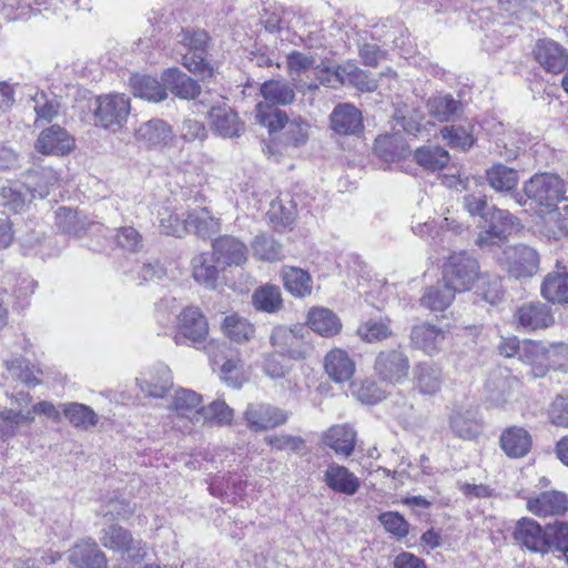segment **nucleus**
<instances>
[{
	"instance_id": "38",
	"label": "nucleus",
	"mask_w": 568,
	"mask_h": 568,
	"mask_svg": "<svg viewBox=\"0 0 568 568\" xmlns=\"http://www.w3.org/2000/svg\"><path fill=\"white\" fill-rule=\"evenodd\" d=\"M234 409L224 400L216 399L203 406L201 414L196 415V427L207 424L210 426H226L233 422Z\"/></svg>"
},
{
	"instance_id": "55",
	"label": "nucleus",
	"mask_w": 568,
	"mask_h": 568,
	"mask_svg": "<svg viewBox=\"0 0 568 568\" xmlns=\"http://www.w3.org/2000/svg\"><path fill=\"white\" fill-rule=\"evenodd\" d=\"M442 136L444 140H447L448 144L452 148H458L462 150L469 149L474 142L475 138L473 135V128L470 125H453L446 126L442 129Z\"/></svg>"
},
{
	"instance_id": "33",
	"label": "nucleus",
	"mask_w": 568,
	"mask_h": 568,
	"mask_svg": "<svg viewBox=\"0 0 568 568\" xmlns=\"http://www.w3.org/2000/svg\"><path fill=\"white\" fill-rule=\"evenodd\" d=\"M415 387L424 395H434L442 388V368L433 363L423 362L414 368Z\"/></svg>"
},
{
	"instance_id": "41",
	"label": "nucleus",
	"mask_w": 568,
	"mask_h": 568,
	"mask_svg": "<svg viewBox=\"0 0 568 568\" xmlns=\"http://www.w3.org/2000/svg\"><path fill=\"white\" fill-rule=\"evenodd\" d=\"M486 180L496 192L509 193L516 189L519 175L515 169L497 163L486 171Z\"/></svg>"
},
{
	"instance_id": "49",
	"label": "nucleus",
	"mask_w": 568,
	"mask_h": 568,
	"mask_svg": "<svg viewBox=\"0 0 568 568\" xmlns=\"http://www.w3.org/2000/svg\"><path fill=\"white\" fill-rule=\"evenodd\" d=\"M222 329L230 339L236 343L250 341L255 333L253 324L235 313L224 317Z\"/></svg>"
},
{
	"instance_id": "34",
	"label": "nucleus",
	"mask_w": 568,
	"mask_h": 568,
	"mask_svg": "<svg viewBox=\"0 0 568 568\" xmlns=\"http://www.w3.org/2000/svg\"><path fill=\"white\" fill-rule=\"evenodd\" d=\"M323 440L337 455L347 457L354 450L356 433L347 425H334L324 434Z\"/></svg>"
},
{
	"instance_id": "10",
	"label": "nucleus",
	"mask_w": 568,
	"mask_h": 568,
	"mask_svg": "<svg viewBox=\"0 0 568 568\" xmlns=\"http://www.w3.org/2000/svg\"><path fill=\"white\" fill-rule=\"evenodd\" d=\"M130 110V99L125 94H109L98 99L94 115L101 126L115 132L126 123Z\"/></svg>"
},
{
	"instance_id": "25",
	"label": "nucleus",
	"mask_w": 568,
	"mask_h": 568,
	"mask_svg": "<svg viewBox=\"0 0 568 568\" xmlns=\"http://www.w3.org/2000/svg\"><path fill=\"white\" fill-rule=\"evenodd\" d=\"M180 334L193 344L202 343L209 334V324L199 307H186L180 316Z\"/></svg>"
},
{
	"instance_id": "12",
	"label": "nucleus",
	"mask_w": 568,
	"mask_h": 568,
	"mask_svg": "<svg viewBox=\"0 0 568 568\" xmlns=\"http://www.w3.org/2000/svg\"><path fill=\"white\" fill-rule=\"evenodd\" d=\"M408 357L400 349H385L377 354L374 371L383 382L402 384L409 372Z\"/></svg>"
},
{
	"instance_id": "57",
	"label": "nucleus",
	"mask_w": 568,
	"mask_h": 568,
	"mask_svg": "<svg viewBox=\"0 0 568 568\" xmlns=\"http://www.w3.org/2000/svg\"><path fill=\"white\" fill-rule=\"evenodd\" d=\"M359 337L368 343L379 342L388 338L392 335L388 320H369L357 328Z\"/></svg>"
},
{
	"instance_id": "4",
	"label": "nucleus",
	"mask_w": 568,
	"mask_h": 568,
	"mask_svg": "<svg viewBox=\"0 0 568 568\" xmlns=\"http://www.w3.org/2000/svg\"><path fill=\"white\" fill-rule=\"evenodd\" d=\"M478 261L465 251L450 254L443 264L442 278L457 294L469 292L479 280Z\"/></svg>"
},
{
	"instance_id": "13",
	"label": "nucleus",
	"mask_w": 568,
	"mask_h": 568,
	"mask_svg": "<svg viewBox=\"0 0 568 568\" xmlns=\"http://www.w3.org/2000/svg\"><path fill=\"white\" fill-rule=\"evenodd\" d=\"M176 71L173 69L163 73V81L161 84L155 78L145 74H134L130 79L133 94L149 102H161L168 98V90L174 93L176 85L170 82V78L175 77Z\"/></svg>"
},
{
	"instance_id": "50",
	"label": "nucleus",
	"mask_w": 568,
	"mask_h": 568,
	"mask_svg": "<svg viewBox=\"0 0 568 568\" xmlns=\"http://www.w3.org/2000/svg\"><path fill=\"white\" fill-rule=\"evenodd\" d=\"M184 227L189 232H194L205 237L217 232L219 221L206 209H200L187 215L184 221Z\"/></svg>"
},
{
	"instance_id": "62",
	"label": "nucleus",
	"mask_w": 568,
	"mask_h": 568,
	"mask_svg": "<svg viewBox=\"0 0 568 568\" xmlns=\"http://www.w3.org/2000/svg\"><path fill=\"white\" fill-rule=\"evenodd\" d=\"M503 286L501 280L498 276H484L483 281L478 287V295L481 296L483 300L494 305L501 301L503 298Z\"/></svg>"
},
{
	"instance_id": "23",
	"label": "nucleus",
	"mask_w": 568,
	"mask_h": 568,
	"mask_svg": "<svg viewBox=\"0 0 568 568\" xmlns=\"http://www.w3.org/2000/svg\"><path fill=\"white\" fill-rule=\"evenodd\" d=\"M212 247L216 263L223 266H240L247 261L246 246L235 237H220L213 242Z\"/></svg>"
},
{
	"instance_id": "53",
	"label": "nucleus",
	"mask_w": 568,
	"mask_h": 568,
	"mask_svg": "<svg viewBox=\"0 0 568 568\" xmlns=\"http://www.w3.org/2000/svg\"><path fill=\"white\" fill-rule=\"evenodd\" d=\"M31 102L33 103L32 108L37 114L36 122H50L59 114L60 102L54 95L50 97L44 92H37L32 97Z\"/></svg>"
},
{
	"instance_id": "40",
	"label": "nucleus",
	"mask_w": 568,
	"mask_h": 568,
	"mask_svg": "<svg viewBox=\"0 0 568 568\" xmlns=\"http://www.w3.org/2000/svg\"><path fill=\"white\" fill-rule=\"evenodd\" d=\"M374 151L385 161H395L409 154L404 138L398 133L378 136L374 143Z\"/></svg>"
},
{
	"instance_id": "11",
	"label": "nucleus",
	"mask_w": 568,
	"mask_h": 568,
	"mask_svg": "<svg viewBox=\"0 0 568 568\" xmlns=\"http://www.w3.org/2000/svg\"><path fill=\"white\" fill-rule=\"evenodd\" d=\"M499 263L514 278L529 277L538 271L539 255L527 245L509 246L503 251Z\"/></svg>"
},
{
	"instance_id": "6",
	"label": "nucleus",
	"mask_w": 568,
	"mask_h": 568,
	"mask_svg": "<svg viewBox=\"0 0 568 568\" xmlns=\"http://www.w3.org/2000/svg\"><path fill=\"white\" fill-rule=\"evenodd\" d=\"M483 220V231L476 237V245L489 248L504 242L518 225V220L506 210L491 207Z\"/></svg>"
},
{
	"instance_id": "19",
	"label": "nucleus",
	"mask_w": 568,
	"mask_h": 568,
	"mask_svg": "<svg viewBox=\"0 0 568 568\" xmlns=\"http://www.w3.org/2000/svg\"><path fill=\"white\" fill-rule=\"evenodd\" d=\"M532 53L535 60L547 72L560 73L568 65V54L566 50L552 40H538Z\"/></svg>"
},
{
	"instance_id": "27",
	"label": "nucleus",
	"mask_w": 568,
	"mask_h": 568,
	"mask_svg": "<svg viewBox=\"0 0 568 568\" xmlns=\"http://www.w3.org/2000/svg\"><path fill=\"white\" fill-rule=\"evenodd\" d=\"M324 369L332 381L343 383L354 375L355 363L345 351L334 348L324 358Z\"/></svg>"
},
{
	"instance_id": "29",
	"label": "nucleus",
	"mask_w": 568,
	"mask_h": 568,
	"mask_svg": "<svg viewBox=\"0 0 568 568\" xmlns=\"http://www.w3.org/2000/svg\"><path fill=\"white\" fill-rule=\"evenodd\" d=\"M209 118L212 128L223 138L239 136L243 130L237 114L226 104L213 106Z\"/></svg>"
},
{
	"instance_id": "15",
	"label": "nucleus",
	"mask_w": 568,
	"mask_h": 568,
	"mask_svg": "<svg viewBox=\"0 0 568 568\" xmlns=\"http://www.w3.org/2000/svg\"><path fill=\"white\" fill-rule=\"evenodd\" d=\"M448 331L435 324L424 322L415 325L410 332V342L414 348L434 356L445 347Z\"/></svg>"
},
{
	"instance_id": "30",
	"label": "nucleus",
	"mask_w": 568,
	"mask_h": 568,
	"mask_svg": "<svg viewBox=\"0 0 568 568\" xmlns=\"http://www.w3.org/2000/svg\"><path fill=\"white\" fill-rule=\"evenodd\" d=\"M520 361L530 366L534 377H544L549 371L548 346L541 342L525 341L520 348Z\"/></svg>"
},
{
	"instance_id": "18",
	"label": "nucleus",
	"mask_w": 568,
	"mask_h": 568,
	"mask_svg": "<svg viewBox=\"0 0 568 568\" xmlns=\"http://www.w3.org/2000/svg\"><path fill=\"white\" fill-rule=\"evenodd\" d=\"M514 539L530 551L546 554L547 538L544 529L535 519L524 517L516 523Z\"/></svg>"
},
{
	"instance_id": "14",
	"label": "nucleus",
	"mask_w": 568,
	"mask_h": 568,
	"mask_svg": "<svg viewBox=\"0 0 568 568\" xmlns=\"http://www.w3.org/2000/svg\"><path fill=\"white\" fill-rule=\"evenodd\" d=\"M244 420L252 432H263L283 425L287 414L270 404L252 403L244 412Z\"/></svg>"
},
{
	"instance_id": "32",
	"label": "nucleus",
	"mask_w": 568,
	"mask_h": 568,
	"mask_svg": "<svg viewBox=\"0 0 568 568\" xmlns=\"http://www.w3.org/2000/svg\"><path fill=\"white\" fill-rule=\"evenodd\" d=\"M500 447L511 458H519L528 454L531 447L529 433L521 427L513 426L505 429L499 438Z\"/></svg>"
},
{
	"instance_id": "22",
	"label": "nucleus",
	"mask_w": 568,
	"mask_h": 568,
	"mask_svg": "<svg viewBox=\"0 0 568 568\" xmlns=\"http://www.w3.org/2000/svg\"><path fill=\"white\" fill-rule=\"evenodd\" d=\"M516 318L518 324L528 332L546 328L554 323L550 308L540 302H531L521 305L517 310Z\"/></svg>"
},
{
	"instance_id": "24",
	"label": "nucleus",
	"mask_w": 568,
	"mask_h": 568,
	"mask_svg": "<svg viewBox=\"0 0 568 568\" xmlns=\"http://www.w3.org/2000/svg\"><path fill=\"white\" fill-rule=\"evenodd\" d=\"M565 494L549 490L527 500V509L538 517L559 516L567 510Z\"/></svg>"
},
{
	"instance_id": "37",
	"label": "nucleus",
	"mask_w": 568,
	"mask_h": 568,
	"mask_svg": "<svg viewBox=\"0 0 568 568\" xmlns=\"http://www.w3.org/2000/svg\"><path fill=\"white\" fill-rule=\"evenodd\" d=\"M216 256L209 253H201L192 258V273L194 280L214 290L217 285L219 271L216 267Z\"/></svg>"
},
{
	"instance_id": "21",
	"label": "nucleus",
	"mask_w": 568,
	"mask_h": 568,
	"mask_svg": "<svg viewBox=\"0 0 568 568\" xmlns=\"http://www.w3.org/2000/svg\"><path fill=\"white\" fill-rule=\"evenodd\" d=\"M323 480L333 491L347 496L355 495L361 487V480L354 473L335 463L327 466Z\"/></svg>"
},
{
	"instance_id": "42",
	"label": "nucleus",
	"mask_w": 568,
	"mask_h": 568,
	"mask_svg": "<svg viewBox=\"0 0 568 568\" xmlns=\"http://www.w3.org/2000/svg\"><path fill=\"white\" fill-rule=\"evenodd\" d=\"M202 397L194 390L180 388V427L192 430L196 427V415L202 410Z\"/></svg>"
},
{
	"instance_id": "48",
	"label": "nucleus",
	"mask_w": 568,
	"mask_h": 568,
	"mask_svg": "<svg viewBox=\"0 0 568 568\" xmlns=\"http://www.w3.org/2000/svg\"><path fill=\"white\" fill-rule=\"evenodd\" d=\"M260 91L265 101L272 103V108L291 104L295 99L294 89L287 82L280 80L265 81Z\"/></svg>"
},
{
	"instance_id": "20",
	"label": "nucleus",
	"mask_w": 568,
	"mask_h": 568,
	"mask_svg": "<svg viewBox=\"0 0 568 568\" xmlns=\"http://www.w3.org/2000/svg\"><path fill=\"white\" fill-rule=\"evenodd\" d=\"M36 150L42 154L63 155L74 146V140L59 125L43 130L36 141Z\"/></svg>"
},
{
	"instance_id": "44",
	"label": "nucleus",
	"mask_w": 568,
	"mask_h": 568,
	"mask_svg": "<svg viewBox=\"0 0 568 568\" xmlns=\"http://www.w3.org/2000/svg\"><path fill=\"white\" fill-rule=\"evenodd\" d=\"M60 408L70 424L81 430L94 427L99 422L98 414L89 406L80 403H62Z\"/></svg>"
},
{
	"instance_id": "39",
	"label": "nucleus",
	"mask_w": 568,
	"mask_h": 568,
	"mask_svg": "<svg viewBox=\"0 0 568 568\" xmlns=\"http://www.w3.org/2000/svg\"><path fill=\"white\" fill-rule=\"evenodd\" d=\"M252 305L258 312L276 313L283 307L281 288L274 284H264L254 290Z\"/></svg>"
},
{
	"instance_id": "56",
	"label": "nucleus",
	"mask_w": 568,
	"mask_h": 568,
	"mask_svg": "<svg viewBox=\"0 0 568 568\" xmlns=\"http://www.w3.org/2000/svg\"><path fill=\"white\" fill-rule=\"evenodd\" d=\"M252 247L254 256L262 261L274 262L283 257L282 245L266 235L256 236Z\"/></svg>"
},
{
	"instance_id": "2",
	"label": "nucleus",
	"mask_w": 568,
	"mask_h": 568,
	"mask_svg": "<svg viewBox=\"0 0 568 568\" xmlns=\"http://www.w3.org/2000/svg\"><path fill=\"white\" fill-rule=\"evenodd\" d=\"M255 118L271 133L283 130L282 141L286 145L298 148L310 138V124L300 116L288 120L284 111L268 106L266 103H257Z\"/></svg>"
},
{
	"instance_id": "16",
	"label": "nucleus",
	"mask_w": 568,
	"mask_h": 568,
	"mask_svg": "<svg viewBox=\"0 0 568 568\" xmlns=\"http://www.w3.org/2000/svg\"><path fill=\"white\" fill-rule=\"evenodd\" d=\"M140 390L151 398H163L173 387V374L164 364H158L136 378Z\"/></svg>"
},
{
	"instance_id": "36",
	"label": "nucleus",
	"mask_w": 568,
	"mask_h": 568,
	"mask_svg": "<svg viewBox=\"0 0 568 568\" xmlns=\"http://www.w3.org/2000/svg\"><path fill=\"white\" fill-rule=\"evenodd\" d=\"M281 278L284 287L295 297H305L312 293L311 275L294 266H283L281 270Z\"/></svg>"
},
{
	"instance_id": "47",
	"label": "nucleus",
	"mask_w": 568,
	"mask_h": 568,
	"mask_svg": "<svg viewBox=\"0 0 568 568\" xmlns=\"http://www.w3.org/2000/svg\"><path fill=\"white\" fill-rule=\"evenodd\" d=\"M541 294L552 303H567L568 274L560 272L549 273L542 282Z\"/></svg>"
},
{
	"instance_id": "1",
	"label": "nucleus",
	"mask_w": 568,
	"mask_h": 568,
	"mask_svg": "<svg viewBox=\"0 0 568 568\" xmlns=\"http://www.w3.org/2000/svg\"><path fill=\"white\" fill-rule=\"evenodd\" d=\"M57 183L53 172L39 176L38 173H29L27 183L20 181H6L0 186V205L12 212H20L32 199H44L50 186Z\"/></svg>"
},
{
	"instance_id": "45",
	"label": "nucleus",
	"mask_w": 568,
	"mask_h": 568,
	"mask_svg": "<svg viewBox=\"0 0 568 568\" xmlns=\"http://www.w3.org/2000/svg\"><path fill=\"white\" fill-rule=\"evenodd\" d=\"M171 128L160 119L142 123L135 131V138L149 146L165 143L171 138Z\"/></svg>"
},
{
	"instance_id": "54",
	"label": "nucleus",
	"mask_w": 568,
	"mask_h": 568,
	"mask_svg": "<svg viewBox=\"0 0 568 568\" xmlns=\"http://www.w3.org/2000/svg\"><path fill=\"white\" fill-rule=\"evenodd\" d=\"M9 378L13 381H20L27 386H36L40 383L38 374H41L40 369L30 367L29 363L23 358H14L6 363Z\"/></svg>"
},
{
	"instance_id": "46",
	"label": "nucleus",
	"mask_w": 568,
	"mask_h": 568,
	"mask_svg": "<svg viewBox=\"0 0 568 568\" xmlns=\"http://www.w3.org/2000/svg\"><path fill=\"white\" fill-rule=\"evenodd\" d=\"M462 104L449 94H437L427 101L430 116L439 122H448L460 112Z\"/></svg>"
},
{
	"instance_id": "8",
	"label": "nucleus",
	"mask_w": 568,
	"mask_h": 568,
	"mask_svg": "<svg viewBox=\"0 0 568 568\" xmlns=\"http://www.w3.org/2000/svg\"><path fill=\"white\" fill-rule=\"evenodd\" d=\"M100 541L105 548L125 554L133 561H141L146 555V545L116 524H109L101 529Z\"/></svg>"
},
{
	"instance_id": "61",
	"label": "nucleus",
	"mask_w": 568,
	"mask_h": 568,
	"mask_svg": "<svg viewBox=\"0 0 568 568\" xmlns=\"http://www.w3.org/2000/svg\"><path fill=\"white\" fill-rule=\"evenodd\" d=\"M450 428L460 438L471 439L478 433L477 422L468 414L455 412L449 419Z\"/></svg>"
},
{
	"instance_id": "58",
	"label": "nucleus",
	"mask_w": 568,
	"mask_h": 568,
	"mask_svg": "<svg viewBox=\"0 0 568 568\" xmlns=\"http://www.w3.org/2000/svg\"><path fill=\"white\" fill-rule=\"evenodd\" d=\"M547 552L549 550L564 554L568 549V524L555 521L546 526Z\"/></svg>"
},
{
	"instance_id": "51",
	"label": "nucleus",
	"mask_w": 568,
	"mask_h": 568,
	"mask_svg": "<svg viewBox=\"0 0 568 568\" xmlns=\"http://www.w3.org/2000/svg\"><path fill=\"white\" fill-rule=\"evenodd\" d=\"M267 215L275 227L288 226L295 219L296 205L290 199H275L270 204Z\"/></svg>"
},
{
	"instance_id": "60",
	"label": "nucleus",
	"mask_w": 568,
	"mask_h": 568,
	"mask_svg": "<svg viewBox=\"0 0 568 568\" xmlns=\"http://www.w3.org/2000/svg\"><path fill=\"white\" fill-rule=\"evenodd\" d=\"M134 511V507L125 498H110L100 510L105 520L128 519Z\"/></svg>"
},
{
	"instance_id": "31",
	"label": "nucleus",
	"mask_w": 568,
	"mask_h": 568,
	"mask_svg": "<svg viewBox=\"0 0 568 568\" xmlns=\"http://www.w3.org/2000/svg\"><path fill=\"white\" fill-rule=\"evenodd\" d=\"M518 384V379L508 372H495L486 383L490 402L498 406L506 404L511 398Z\"/></svg>"
},
{
	"instance_id": "26",
	"label": "nucleus",
	"mask_w": 568,
	"mask_h": 568,
	"mask_svg": "<svg viewBox=\"0 0 568 568\" xmlns=\"http://www.w3.org/2000/svg\"><path fill=\"white\" fill-rule=\"evenodd\" d=\"M331 128L339 134H355L363 128L362 113L348 103L338 104L331 114Z\"/></svg>"
},
{
	"instance_id": "63",
	"label": "nucleus",
	"mask_w": 568,
	"mask_h": 568,
	"mask_svg": "<svg viewBox=\"0 0 568 568\" xmlns=\"http://www.w3.org/2000/svg\"><path fill=\"white\" fill-rule=\"evenodd\" d=\"M378 520L384 528L398 538H404L408 535L409 524L405 518L395 511H386L379 515Z\"/></svg>"
},
{
	"instance_id": "43",
	"label": "nucleus",
	"mask_w": 568,
	"mask_h": 568,
	"mask_svg": "<svg viewBox=\"0 0 568 568\" xmlns=\"http://www.w3.org/2000/svg\"><path fill=\"white\" fill-rule=\"evenodd\" d=\"M456 292L443 282L429 286L425 290L420 303L434 312H442L452 305L456 297Z\"/></svg>"
},
{
	"instance_id": "7",
	"label": "nucleus",
	"mask_w": 568,
	"mask_h": 568,
	"mask_svg": "<svg viewBox=\"0 0 568 568\" xmlns=\"http://www.w3.org/2000/svg\"><path fill=\"white\" fill-rule=\"evenodd\" d=\"M326 79H321L322 83L334 85L335 82H348L355 85L358 90L367 92H372L376 90L379 85L384 84L390 88V82L395 81L397 75L394 70L387 68L384 72L379 74V80H376L372 78L366 71L361 70L359 68L353 64L338 67L335 71L326 70Z\"/></svg>"
},
{
	"instance_id": "28",
	"label": "nucleus",
	"mask_w": 568,
	"mask_h": 568,
	"mask_svg": "<svg viewBox=\"0 0 568 568\" xmlns=\"http://www.w3.org/2000/svg\"><path fill=\"white\" fill-rule=\"evenodd\" d=\"M70 562L78 568H106L104 552L94 541H81L70 552Z\"/></svg>"
},
{
	"instance_id": "64",
	"label": "nucleus",
	"mask_w": 568,
	"mask_h": 568,
	"mask_svg": "<svg viewBox=\"0 0 568 568\" xmlns=\"http://www.w3.org/2000/svg\"><path fill=\"white\" fill-rule=\"evenodd\" d=\"M548 415L552 424L568 427V393L556 396L549 407Z\"/></svg>"
},
{
	"instance_id": "9",
	"label": "nucleus",
	"mask_w": 568,
	"mask_h": 568,
	"mask_svg": "<svg viewBox=\"0 0 568 568\" xmlns=\"http://www.w3.org/2000/svg\"><path fill=\"white\" fill-rule=\"evenodd\" d=\"M209 36L204 30H183L180 44L186 50L183 55V65L192 73L211 77L212 70L205 61V48Z\"/></svg>"
},
{
	"instance_id": "3",
	"label": "nucleus",
	"mask_w": 568,
	"mask_h": 568,
	"mask_svg": "<svg viewBox=\"0 0 568 568\" xmlns=\"http://www.w3.org/2000/svg\"><path fill=\"white\" fill-rule=\"evenodd\" d=\"M31 397L28 393L19 392L10 398V406L0 412V419L8 428L13 430L16 427L30 424L34 420V414H40L55 423L61 422L60 407H55L50 402H40L30 407Z\"/></svg>"
},
{
	"instance_id": "35",
	"label": "nucleus",
	"mask_w": 568,
	"mask_h": 568,
	"mask_svg": "<svg viewBox=\"0 0 568 568\" xmlns=\"http://www.w3.org/2000/svg\"><path fill=\"white\" fill-rule=\"evenodd\" d=\"M307 323L312 331L326 337L336 335L342 328L337 315L325 307H313L308 312Z\"/></svg>"
},
{
	"instance_id": "17",
	"label": "nucleus",
	"mask_w": 568,
	"mask_h": 568,
	"mask_svg": "<svg viewBox=\"0 0 568 568\" xmlns=\"http://www.w3.org/2000/svg\"><path fill=\"white\" fill-rule=\"evenodd\" d=\"M300 328L276 326L271 334V344L280 356L292 359H303L307 355V346Z\"/></svg>"
},
{
	"instance_id": "5",
	"label": "nucleus",
	"mask_w": 568,
	"mask_h": 568,
	"mask_svg": "<svg viewBox=\"0 0 568 568\" xmlns=\"http://www.w3.org/2000/svg\"><path fill=\"white\" fill-rule=\"evenodd\" d=\"M526 196L532 200L539 206H545L550 211L564 199L566 185L564 180L552 173H537L524 183Z\"/></svg>"
},
{
	"instance_id": "52",
	"label": "nucleus",
	"mask_w": 568,
	"mask_h": 568,
	"mask_svg": "<svg viewBox=\"0 0 568 568\" xmlns=\"http://www.w3.org/2000/svg\"><path fill=\"white\" fill-rule=\"evenodd\" d=\"M417 163L430 171L440 170L449 162V154L439 146H423L416 150Z\"/></svg>"
},
{
	"instance_id": "59",
	"label": "nucleus",
	"mask_w": 568,
	"mask_h": 568,
	"mask_svg": "<svg viewBox=\"0 0 568 568\" xmlns=\"http://www.w3.org/2000/svg\"><path fill=\"white\" fill-rule=\"evenodd\" d=\"M57 226L69 234H79L85 226L84 219L70 207H59L55 213Z\"/></svg>"
}]
</instances>
